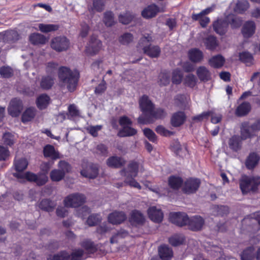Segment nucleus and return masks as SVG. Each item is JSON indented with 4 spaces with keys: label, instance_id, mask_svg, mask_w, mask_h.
I'll return each mask as SVG.
<instances>
[{
    "label": "nucleus",
    "instance_id": "obj_1",
    "mask_svg": "<svg viewBox=\"0 0 260 260\" xmlns=\"http://www.w3.org/2000/svg\"><path fill=\"white\" fill-rule=\"evenodd\" d=\"M139 108L142 114L138 118V122L141 124L153 123L162 115V109L156 108L155 105L146 94L143 95L139 100Z\"/></svg>",
    "mask_w": 260,
    "mask_h": 260
},
{
    "label": "nucleus",
    "instance_id": "obj_2",
    "mask_svg": "<svg viewBox=\"0 0 260 260\" xmlns=\"http://www.w3.org/2000/svg\"><path fill=\"white\" fill-rule=\"evenodd\" d=\"M58 76L59 81L66 85L69 91L72 92L76 90L79 78L78 72L62 66L58 69Z\"/></svg>",
    "mask_w": 260,
    "mask_h": 260
},
{
    "label": "nucleus",
    "instance_id": "obj_3",
    "mask_svg": "<svg viewBox=\"0 0 260 260\" xmlns=\"http://www.w3.org/2000/svg\"><path fill=\"white\" fill-rule=\"evenodd\" d=\"M139 168V163L135 160H132L128 164L127 168L122 169L120 173L121 175L125 177V183L131 187L140 189V184L135 179L138 175Z\"/></svg>",
    "mask_w": 260,
    "mask_h": 260
},
{
    "label": "nucleus",
    "instance_id": "obj_4",
    "mask_svg": "<svg viewBox=\"0 0 260 260\" xmlns=\"http://www.w3.org/2000/svg\"><path fill=\"white\" fill-rule=\"evenodd\" d=\"M152 41L151 36L147 35V36L142 37L138 44V47L142 48L144 53L151 58L157 57L160 52V49L157 46L152 45L150 44Z\"/></svg>",
    "mask_w": 260,
    "mask_h": 260
},
{
    "label": "nucleus",
    "instance_id": "obj_5",
    "mask_svg": "<svg viewBox=\"0 0 260 260\" xmlns=\"http://www.w3.org/2000/svg\"><path fill=\"white\" fill-rule=\"evenodd\" d=\"M260 184V178L257 177L242 176L240 181V188L243 194L255 192Z\"/></svg>",
    "mask_w": 260,
    "mask_h": 260
},
{
    "label": "nucleus",
    "instance_id": "obj_6",
    "mask_svg": "<svg viewBox=\"0 0 260 260\" xmlns=\"http://www.w3.org/2000/svg\"><path fill=\"white\" fill-rule=\"evenodd\" d=\"M13 176L17 179H25L29 182H34L39 186H42L48 181V178L46 174L37 175L30 172L23 173H15Z\"/></svg>",
    "mask_w": 260,
    "mask_h": 260
},
{
    "label": "nucleus",
    "instance_id": "obj_7",
    "mask_svg": "<svg viewBox=\"0 0 260 260\" xmlns=\"http://www.w3.org/2000/svg\"><path fill=\"white\" fill-rule=\"evenodd\" d=\"M86 198L84 194L75 193L69 195L63 200L64 205L66 207L77 208L86 202Z\"/></svg>",
    "mask_w": 260,
    "mask_h": 260
},
{
    "label": "nucleus",
    "instance_id": "obj_8",
    "mask_svg": "<svg viewBox=\"0 0 260 260\" xmlns=\"http://www.w3.org/2000/svg\"><path fill=\"white\" fill-rule=\"evenodd\" d=\"M69 40L64 36L54 38L51 42V48L57 52L67 50L69 47Z\"/></svg>",
    "mask_w": 260,
    "mask_h": 260
},
{
    "label": "nucleus",
    "instance_id": "obj_9",
    "mask_svg": "<svg viewBox=\"0 0 260 260\" xmlns=\"http://www.w3.org/2000/svg\"><path fill=\"white\" fill-rule=\"evenodd\" d=\"M200 184L199 179L190 178L183 183L182 186V191L186 194L193 193L198 189Z\"/></svg>",
    "mask_w": 260,
    "mask_h": 260
},
{
    "label": "nucleus",
    "instance_id": "obj_10",
    "mask_svg": "<svg viewBox=\"0 0 260 260\" xmlns=\"http://www.w3.org/2000/svg\"><path fill=\"white\" fill-rule=\"evenodd\" d=\"M102 46V43L97 37L94 35H92L88 45L86 47V53L90 55H95L99 52Z\"/></svg>",
    "mask_w": 260,
    "mask_h": 260
},
{
    "label": "nucleus",
    "instance_id": "obj_11",
    "mask_svg": "<svg viewBox=\"0 0 260 260\" xmlns=\"http://www.w3.org/2000/svg\"><path fill=\"white\" fill-rule=\"evenodd\" d=\"M23 103L21 100L17 98L13 99L8 107L9 114L13 117H18L23 109Z\"/></svg>",
    "mask_w": 260,
    "mask_h": 260
},
{
    "label": "nucleus",
    "instance_id": "obj_12",
    "mask_svg": "<svg viewBox=\"0 0 260 260\" xmlns=\"http://www.w3.org/2000/svg\"><path fill=\"white\" fill-rule=\"evenodd\" d=\"M128 221L132 226L137 227L144 224L145 218L141 211L135 209L131 211Z\"/></svg>",
    "mask_w": 260,
    "mask_h": 260
},
{
    "label": "nucleus",
    "instance_id": "obj_13",
    "mask_svg": "<svg viewBox=\"0 0 260 260\" xmlns=\"http://www.w3.org/2000/svg\"><path fill=\"white\" fill-rule=\"evenodd\" d=\"M169 220L174 224L182 226L188 224L189 218L184 213L174 212L170 214Z\"/></svg>",
    "mask_w": 260,
    "mask_h": 260
},
{
    "label": "nucleus",
    "instance_id": "obj_14",
    "mask_svg": "<svg viewBox=\"0 0 260 260\" xmlns=\"http://www.w3.org/2000/svg\"><path fill=\"white\" fill-rule=\"evenodd\" d=\"M126 219V215L123 211H115L110 213L108 216V221L113 225L120 224Z\"/></svg>",
    "mask_w": 260,
    "mask_h": 260
},
{
    "label": "nucleus",
    "instance_id": "obj_15",
    "mask_svg": "<svg viewBox=\"0 0 260 260\" xmlns=\"http://www.w3.org/2000/svg\"><path fill=\"white\" fill-rule=\"evenodd\" d=\"M80 245L88 254H94L98 251V245L95 243L90 239H83L80 243Z\"/></svg>",
    "mask_w": 260,
    "mask_h": 260
},
{
    "label": "nucleus",
    "instance_id": "obj_16",
    "mask_svg": "<svg viewBox=\"0 0 260 260\" xmlns=\"http://www.w3.org/2000/svg\"><path fill=\"white\" fill-rule=\"evenodd\" d=\"M147 214L149 219L155 222L159 223L162 220V212L160 209H157L155 206L149 207Z\"/></svg>",
    "mask_w": 260,
    "mask_h": 260
},
{
    "label": "nucleus",
    "instance_id": "obj_17",
    "mask_svg": "<svg viewBox=\"0 0 260 260\" xmlns=\"http://www.w3.org/2000/svg\"><path fill=\"white\" fill-rule=\"evenodd\" d=\"M204 224V220L200 216H194L189 218L188 225L190 230L194 231L201 230Z\"/></svg>",
    "mask_w": 260,
    "mask_h": 260
},
{
    "label": "nucleus",
    "instance_id": "obj_18",
    "mask_svg": "<svg viewBox=\"0 0 260 260\" xmlns=\"http://www.w3.org/2000/svg\"><path fill=\"white\" fill-rule=\"evenodd\" d=\"M82 176L90 179L95 178L99 174V169L95 165L91 164L80 172Z\"/></svg>",
    "mask_w": 260,
    "mask_h": 260
},
{
    "label": "nucleus",
    "instance_id": "obj_19",
    "mask_svg": "<svg viewBox=\"0 0 260 260\" xmlns=\"http://www.w3.org/2000/svg\"><path fill=\"white\" fill-rule=\"evenodd\" d=\"M158 12L159 8L155 4H151L142 11L141 15L145 19H149L154 17Z\"/></svg>",
    "mask_w": 260,
    "mask_h": 260
},
{
    "label": "nucleus",
    "instance_id": "obj_20",
    "mask_svg": "<svg viewBox=\"0 0 260 260\" xmlns=\"http://www.w3.org/2000/svg\"><path fill=\"white\" fill-rule=\"evenodd\" d=\"M125 162V160L121 157L112 156L107 159V165L110 168L118 169L123 166Z\"/></svg>",
    "mask_w": 260,
    "mask_h": 260
},
{
    "label": "nucleus",
    "instance_id": "obj_21",
    "mask_svg": "<svg viewBox=\"0 0 260 260\" xmlns=\"http://www.w3.org/2000/svg\"><path fill=\"white\" fill-rule=\"evenodd\" d=\"M55 78L51 75H44L41 78L40 82V88L44 90H48L54 84Z\"/></svg>",
    "mask_w": 260,
    "mask_h": 260
},
{
    "label": "nucleus",
    "instance_id": "obj_22",
    "mask_svg": "<svg viewBox=\"0 0 260 260\" xmlns=\"http://www.w3.org/2000/svg\"><path fill=\"white\" fill-rule=\"evenodd\" d=\"M43 155L45 157H50L52 160H56L59 158L58 152L55 151L53 146L48 144L43 148Z\"/></svg>",
    "mask_w": 260,
    "mask_h": 260
},
{
    "label": "nucleus",
    "instance_id": "obj_23",
    "mask_svg": "<svg viewBox=\"0 0 260 260\" xmlns=\"http://www.w3.org/2000/svg\"><path fill=\"white\" fill-rule=\"evenodd\" d=\"M56 206V203L48 199H43L38 205L40 209L48 212L53 211Z\"/></svg>",
    "mask_w": 260,
    "mask_h": 260
},
{
    "label": "nucleus",
    "instance_id": "obj_24",
    "mask_svg": "<svg viewBox=\"0 0 260 260\" xmlns=\"http://www.w3.org/2000/svg\"><path fill=\"white\" fill-rule=\"evenodd\" d=\"M50 101V98L46 93L40 94L36 100V105L40 110H44L46 109Z\"/></svg>",
    "mask_w": 260,
    "mask_h": 260
},
{
    "label": "nucleus",
    "instance_id": "obj_25",
    "mask_svg": "<svg viewBox=\"0 0 260 260\" xmlns=\"http://www.w3.org/2000/svg\"><path fill=\"white\" fill-rule=\"evenodd\" d=\"M228 26V22L221 20H217L213 24L214 30L220 35H223L226 32Z\"/></svg>",
    "mask_w": 260,
    "mask_h": 260
},
{
    "label": "nucleus",
    "instance_id": "obj_26",
    "mask_svg": "<svg viewBox=\"0 0 260 260\" xmlns=\"http://www.w3.org/2000/svg\"><path fill=\"white\" fill-rule=\"evenodd\" d=\"M36 110L35 108L30 107L26 109L21 116V121L23 123L31 121L35 117Z\"/></svg>",
    "mask_w": 260,
    "mask_h": 260
},
{
    "label": "nucleus",
    "instance_id": "obj_27",
    "mask_svg": "<svg viewBox=\"0 0 260 260\" xmlns=\"http://www.w3.org/2000/svg\"><path fill=\"white\" fill-rule=\"evenodd\" d=\"M186 119V116L183 112H178L174 113L171 119L172 124L174 126H179L183 124Z\"/></svg>",
    "mask_w": 260,
    "mask_h": 260
},
{
    "label": "nucleus",
    "instance_id": "obj_28",
    "mask_svg": "<svg viewBox=\"0 0 260 260\" xmlns=\"http://www.w3.org/2000/svg\"><path fill=\"white\" fill-rule=\"evenodd\" d=\"M255 25L253 21H248L245 23L242 28V34L245 38H249L255 32Z\"/></svg>",
    "mask_w": 260,
    "mask_h": 260
},
{
    "label": "nucleus",
    "instance_id": "obj_29",
    "mask_svg": "<svg viewBox=\"0 0 260 260\" xmlns=\"http://www.w3.org/2000/svg\"><path fill=\"white\" fill-rule=\"evenodd\" d=\"M29 41L33 45L45 44L47 39L43 35L39 33L31 34L29 37Z\"/></svg>",
    "mask_w": 260,
    "mask_h": 260
},
{
    "label": "nucleus",
    "instance_id": "obj_30",
    "mask_svg": "<svg viewBox=\"0 0 260 260\" xmlns=\"http://www.w3.org/2000/svg\"><path fill=\"white\" fill-rule=\"evenodd\" d=\"M188 55L189 59L194 62H200L203 58L202 52L196 48L190 49L188 51Z\"/></svg>",
    "mask_w": 260,
    "mask_h": 260
},
{
    "label": "nucleus",
    "instance_id": "obj_31",
    "mask_svg": "<svg viewBox=\"0 0 260 260\" xmlns=\"http://www.w3.org/2000/svg\"><path fill=\"white\" fill-rule=\"evenodd\" d=\"M15 169L16 173H22L28 166V161L25 158H21L18 159H15L14 161Z\"/></svg>",
    "mask_w": 260,
    "mask_h": 260
},
{
    "label": "nucleus",
    "instance_id": "obj_32",
    "mask_svg": "<svg viewBox=\"0 0 260 260\" xmlns=\"http://www.w3.org/2000/svg\"><path fill=\"white\" fill-rule=\"evenodd\" d=\"M47 260H72L70 254L66 250H61L53 255L50 254Z\"/></svg>",
    "mask_w": 260,
    "mask_h": 260
},
{
    "label": "nucleus",
    "instance_id": "obj_33",
    "mask_svg": "<svg viewBox=\"0 0 260 260\" xmlns=\"http://www.w3.org/2000/svg\"><path fill=\"white\" fill-rule=\"evenodd\" d=\"M259 157L255 153H250L247 157L245 165L248 169H253L258 164Z\"/></svg>",
    "mask_w": 260,
    "mask_h": 260
},
{
    "label": "nucleus",
    "instance_id": "obj_34",
    "mask_svg": "<svg viewBox=\"0 0 260 260\" xmlns=\"http://www.w3.org/2000/svg\"><path fill=\"white\" fill-rule=\"evenodd\" d=\"M197 74L200 80L207 81L210 79L211 74L205 67H200L197 70Z\"/></svg>",
    "mask_w": 260,
    "mask_h": 260
},
{
    "label": "nucleus",
    "instance_id": "obj_35",
    "mask_svg": "<svg viewBox=\"0 0 260 260\" xmlns=\"http://www.w3.org/2000/svg\"><path fill=\"white\" fill-rule=\"evenodd\" d=\"M254 135L253 132L251 129L250 126L247 123L242 124L241 128V136L242 140H245Z\"/></svg>",
    "mask_w": 260,
    "mask_h": 260
},
{
    "label": "nucleus",
    "instance_id": "obj_36",
    "mask_svg": "<svg viewBox=\"0 0 260 260\" xmlns=\"http://www.w3.org/2000/svg\"><path fill=\"white\" fill-rule=\"evenodd\" d=\"M103 22L107 27L113 26L116 22L114 20V13L111 11H106L104 13Z\"/></svg>",
    "mask_w": 260,
    "mask_h": 260
},
{
    "label": "nucleus",
    "instance_id": "obj_37",
    "mask_svg": "<svg viewBox=\"0 0 260 260\" xmlns=\"http://www.w3.org/2000/svg\"><path fill=\"white\" fill-rule=\"evenodd\" d=\"M137 133V131L129 126H124L119 130L118 133V136L119 137H131L135 135Z\"/></svg>",
    "mask_w": 260,
    "mask_h": 260
},
{
    "label": "nucleus",
    "instance_id": "obj_38",
    "mask_svg": "<svg viewBox=\"0 0 260 260\" xmlns=\"http://www.w3.org/2000/svg\"><path fill=\"white\" fill-rule=\"evenodd\" d=\"M38 27L41 32L48 33L57 30L59 28V25L54 24L40 23L39 24Z\"/></svg>",
    "mask_w": 260,
    "mask_h": 260
},
{
    "label": "nucleus",
    "instance_id": "obj_39",
    "mask_svg": "<svg viewBox=\"0 0 260 260\" xmlns=\"http://www.w3.org/2000/svg\"><path fill=\"white\" fill-rule=\"evenodd\" d=\"M225 61V59L221 55H217L212 57L209 60V63L211 67L218 68L222 67Z\"/></svg>",
    "mask_w": 260,
    "mask_h": 260
},
{
    "label": "nucleus",
    "instance_id": "obj_40",
    "mask_svg": "<svg viewBox=\"0 0 260 260\" xmlns=\"http://www.w3.org/2000/svg\"><path fill=\"white\" fill-rule=\"evenodd\" d=\"M134 15L129 11H126L123 14H120L118 16L119 22L123 24H128L132 21L134 18Z\"/></svg>",
    "mask_w": 260,
    "mask_h": 260
},
{
    "label": "nucleus",
    "instance_id": "obj_41",
    "mask_svg": "<svg viewBox=\"0 0 260 260\" xmlns=\"http://www.w3.org/2000/svg\"><path fill=\"white\" fill-rule=\"evenodd\" d=\"M250 109L251 106L249 103H243L237 107L236 114L238 116H244L250 111Z\"/></svg>",
    "mask_w": 260,
    "mask_h": 260
},
{
    "label": "nucleus",
    "instance_id": "obj_42",
    "mask_svg": "<svg viewBox=\"0 0 260 260\" xmlns=\"http://www.w3.org/2000/svg\"><path fill=\"white\" fill-rule=\"evenodd\" d=\"M230 148L234 151L239 150L241 146V141L239 136H234L229 141Z\"/></svg>",
    "mask_w": 260,
    "mask_h": 260
},
{
    "label": "nucleus",
    "instance_id": "obj_43",
    "mask_svg": "<svg viewBox=\"0 0 260 260\" xmlns=\"http://www.w3.org/2000/svg\"><path fill=\"white\" fill-rule=\"evenodd\" d=\"M240 60L244 62L247 66H250L253 63V58L251 54L248 52H243L239 53Z\"/></svg>",
    "mask_w": 260,
    "mask_h": 260
},
{
    "label": "nucleus",
    "instance_id": "obj_44",
    "mask_svg": "<svg viewBox=\"0 0 260 260\" xmlns=\"http://www.w3.org/2000/svg\"><path fill=\"white\" fill-rule=\"evenodd\" d=\"M102 218L99 214H92L88 216L86 223L89 226H93L101 222Z\"/></svg>",
    "mask_w": 260,
    "mask_h": 260
},
{
    "label": "nucleus",
    "instance_id": "obj_45",
    "mask_svg": "<svg viewBox=\"0 0 260 260\" xmlns=\"http://www.w3.org/2000/svg\"><path fill=\"white\" fill-rule=\"evenodd\" d=\"M64 172L59 169H54L50 174V178L53 181H59L64 178Z\"/></svg>",
    "mask_w": 260,
    "mask_h": 260
},
{
    "label": "nucleus",
    "instance_id": "obj_46",
    "mask_svg": "<svg viewBox=\"0 0 260 260\" xmlns=\"http://www.w3.org/2000/svg\"><path fill=\"white\" fill-rule=\"evenodd\" d=\"M169 184L172 188L178 189L183 183L181 178L172 176L169 178Z\"/></svg>",
    "mask_w": 260,
    "mask_h": 260
},
{
    "label": "nucleus",
    "instance_id": "obj_47",
    "mask_svg": "<svg viewBox=\"0 0 260 260\" xmlns=\"http://www.w3.org/2000/svg\"><path fill=\"white\" fill-rule=\"evenodd\" d=\"M184 241V237L182 235H174L169 239V243L174 246L182 244Z\"/></svg>",
    "mask_w": 260,
    "mask_h": 260
},
{
    "label": "nucleus",
    "instance_id": "obj_48",
    "mask_svg": "<svg viewBox=\"0 0 260 260\" xmlns=\"http://www.w3.org/2000/svg\"><path fill=\"white\" fill-rule=\"evenodd\" d=\"M133 39L134 36L132 34L125 32L119 37L118 40L121 44L127 45L133 42Z\"/></svg>",
    "mask_w": 260,
    "mask_h": 260
},
{
    "label": "nucleus",
    "instance_id": "obj_49",
    "mask_svg": "<svg viewBox=\"0 0 260 260\" xmlns=\"http://www.w3.org/2000/svg\"><path fill=\"white\" fill-rule=\"evenodd\" d=\"M205 44L208 49L213 50L216 48L218 44L215 37L209 36L205 40Z\"/></svg>",
    "mask_w": 260,
    "mask_h": 260
},
{
    "label": "nucleus",
    "instance_id": "obj_50",
    "mask_svg": "<svg viewBox=\"0 0 260 260\" xmlns=\"http://www.w3.org/2000/svg\"><path fill=\"white\" fill-rule=\"evenodd\" d=\"M105 6V2L103 0H93L92 7L91 10L101 12L104 10Z\"/></svg>",
    "mask_w": 260,
    "mask_h": 260
},
{
    "label": "nucleus",
    "instance_id": "obj_51",
    "mask_svg": "<svg viewBox=\"0 0 260 260\" xmlns=\"http://www.w3.org/2000/svg\"><path fill=\"white\" fill-rule=\"evenodd\" d=\"M144 136L151 142L157 143V139L155 134L150 128H145L143 129Z\"/></svg>",
    "mask_w": 260,
    "mask_h": 260
},
{
    "label": "nucleus",
    "instance_id": "obj_52",
    "mask_svg": "<svg viewBox=\"0 0 260 260\" xmlns=\"http://www.w3.org/2000/svg\"><path fill=\"white\" fill-rule=\"evenodd\" d=\"M197 78L193 74H188L184 80V83L190 87H193L197 83Z\"/></svg>",
    "mask_w": 260,
    "mask_h": 260
},
{
    "label": "nucleus",
    "instance_id": "obj_53",
    "mask_svg": "<svg viewBox=\"0 0 260 260\" xmlns=\"http://www.w3.org/2000/svg\"><path fill=\"white\" fill-rule=\"evenodd\" d=\"M241 260H254V249L250 247L244 250L241 255Z\"/></svg>",
    "mask_w": 260,
    "mask_h": 260
},
{
    "label": "nucleus",
    "instance_id": "obj_54",
    "mask_svg": "<svg viewBox=\"0 0 260 260\" xmlns=\"http://www.w3.org/2000/svg\"><path fill=\"white\" fill-rule=\"evenodd\" d=\"M249 3L247 1H239L237 3L235 11L238 13H242L249 8Z\"/></svg>",
    "mask_w": 260,
    "mask_h": 260
},
{
    "label": "nucleus",
    "instance_id": "obj_55",
    "mask_svg": "<svg viewBox=\"0 0 260 260\" xmlns=\"http://www.w3.org/2000/svg\"><path fill=\"white\" fill-rule=\"evenodd\" d=\"M0 74L3 78H9L13 75V71L11 68L3 66L0 68Z\"/></svg>",
    "mask_w": 260,
    "mask_h": 260
},
{
    "label": "nucleus",
    "instance_id": "obj_56",
    "mask_svg": "<svg viewBox=\"0 0 260 260\" xmlns=\"http://www.w3.org/2000/svg\"><path fill=\"white\" fill-rule=\"evenodd\" d=\"M183 75L180 70H176L173 73L172 82L176 84H180L182 79Z\"/></svg>",
    "mask_w": 260,
    "mask_h": 260
},
{
    "label": "nucleus",
    "instance_id": "obj_57",
    "mask_svg": "<svg viewBox=\"0 0 260 260\" xmlns=\"http://www.w3.org/2000/svg\"><path fill=\"white\" fill-rule=\"evenodd\" d=\"M90 209L88 206H84L77 210V215L82 219H84L90 213Z\"/></svg>",
    "mask_w": 260,
    "mask_h": 260
},
{
    "label": "nucleus",
    "instance_id": "obj_58",
    "mask_svg": "<svg viewBox=\"0 0 260 260\" xmlns=\"http://www.w3.org/2000/svg\"><path fill=\"white\" fill-rule=\"evenodd\" d=\"M107 89V84L105 80L104 77L103 78L102 82L95 88L94 93L96 94H101L103 93Z\"/></svg>",
    "mask_w": 260,
    "mask_h": 260
},
{
    "label": "nucleus",
    "instance_id": "obj_59",
    "mask_svg": "<svg viewBox=\"0 0 260 260\" xmlns=\"http://www.w3.org/2000/svg\"><path fill=\"white\" fill-rule=\"evenodd\" d=\"M177 100L180 102V107L186 108L189 107V98L185 95H180L177 98Z\"/></svg>",
    "mask_w": 260,
    "mask_h": 260
},
{
    "label": "nucleus",
    "instance_id": "obj_60",
    "mask_svg": "<svg viewBox=\"0 0 260 260\" xmlns=\"http://www.w3.org/2000/svg\"><path fill=\"white\" fill-rule=\"evenodd\" d=\"M3 141L5 144L10 146L14 144L13 135L10 133H5L3 137Z\"/></svg>",
    "mask_w": 260,
    "mask_h": 260
},
{
    "label": "nucleus",
    "instance_id": "obj_61",
    "mask_svg": "<svg viewBox=\"0 0 260 260\" xmlns=\"http://www.w3.org/2000/svg\"><path fill=\"white\" fill-rule=\"evenodd\" d=\"M214 9L213 7H209L204 10H203L202 12H201L199 14H193L192 15V19L194 20H198L200 18V17L205 16V15H207L210 12H211Z\"/></svg>",
    "mask_w": 260,
    "mask_h": 260
},
{
    "label": "nucleus",
    "instance_id": "obj_62",
    "mask_svg": "<svg viewBox=\"0 0 260 260\" xmlns=\"http://www.w3.org/2000/svg\"><path fill=\"white\" fill-rule=\"evenodd\" d=\"M58 166L60 169L59 170H60V171H63L64 172V174L71 171V165L64 160H60L58 162Z\"/></svg>",
    "mask_w": 260,
    "mask_h": 260
},
{
    "label": "nucleus",
    "instance_id": "obj_63",
    "mask_svg": "<svg viewBox=\"0 0 260 260\" xmlns=\"http://www.w3.org/2000/svg\"><path fill=\"white\" fill-rule=\"evenodd\" d=\"M102 128V125L90 126L87 128L88 133L93 137H96L98 136V132Z\"/></svg>",
    "mask_w": 260,
    "mask_h": 260
},
{
    "label": "nucleus",
    "instance_id": "obj_64",
    "mask_svg": "<svg viewBox=\"0 0 260 260\" xmlns=\"http://www.w3.org/2000/svg\"><path fill=\"white\" fill-rule=\"evenodd\" d=\"M164 260H170L173 255L172 249L168 246H164Z\"/></svg>",
    "mask_w": 260,
    "mask_h": 260
}]
</instances>
